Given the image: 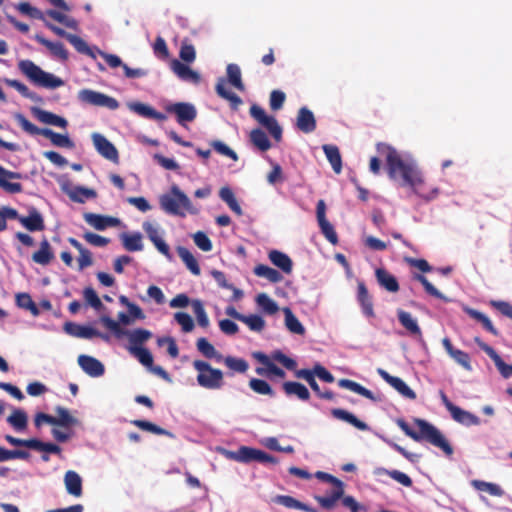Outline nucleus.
I'll use <instances>...</instances> for the list:
<instances>
[{
	"label": "nucleus",
	"instance_id": "2f4dec72",
	"mask_svg": "<svg viewBox=\"0 0 512 512\" xmlns=\"http://www.w3.org/2000/svg\"><path fill=\"white\" fill-rule=\"evenodd\" d=\"M331 414L334 418L345 421L361 431H366L369 428L365 422L359 420L354 414L344 409L334 408Z\"/></svg>",
	"mask_w": 512,
	"mask_h": 512
},
{
	"label": "nucleus",
	"instance_id": "20e7f679",
	"mask_svg": "<svg viewBox=\"0 0 512 512\" xmlns=\"http://www.w3.org/2000/svg\"><path fill=\"white\" fill-rule=\"evenodd\" d=\"M18 68L32 83L37 86L55 89L64 85V81L55 75L45 72L31 60H21Z\"/></svg>",
	"mask_w": 512,
	"mask_h": 512
},
{
	"label": "nucleus",
	"instance_id": "13d9d810",
	"mask_svg": "<svg viewBox=\"0 0 512 512\" xmlns=\"http://www.w3.org/2000/svg\"><path fill=\"white\" fill-rule=\"evenodd\" d=\"M230 370L237 373H245L248 368V362L243 358H236L233 356H223L222 361Z\"/></svg>",
	"mask_w": 512,
	"mask_h": 512
},
{
	"label": "nucleus",
	"instance_id": "69168bd1",
	"mask_svg": "<svg viewBox=\"0 0 512 512\" xmlns=\"http://www.w3.org/2000/svg\"><path fill=\"white\" fill-rule=\"evenodd\" d=\"M473 485L476 489L487 492L492 496L501 497L504 494L503 489L495 483L476 480Z\"/></svg>",
	"mask_w": 512,
	"mask_h": 512
},
{
	"label": "nucleus",
	"instance_id": "0eeeda50",
	"mask_svg": "<svg viewBox=\"0 0 512 512\" xmlns=\"http://www.w3.org/2000/svg\"><path fill=\"white\" fill-rule=\"evenodd\" d=\"M193 367L198 371L197 382L201 387L215 390L223 386V372L220 369L213 368L203 360H195Z\"/></svg>",
	"mask_w": 512,
	"mask_h": 512
},
{
	"label": "nucleus",
	"instance_id": "a18cd8bd",
	"mask_svg": "<svg viewBox=\"0 0 512 512\" xmlns=\"http://www.w3.org/2000/svg\"><path fill=\"white\" fill-rule=\"evenodd\" d=\"M249 138L251 143L262 152H265L271 148V142L268 136L260 128L253 129L250 132Z\"/></svg>",
	"mask_w": 512,
	"mask_h": 512
},
{
	"label": "nucleus",
	"instance_id": "9b49d317",
	"mask_svg": "<svg viewBox=\"0 0 512 512\" xmlns=\"http://www.w3.org/2000/svg\"><path fill=\"white\" fill-rule=\"evenodd\" d=\"M64 331L71 336L82 339H91L93 337H99L106 342L110 340L108 334L101 333L91 326L80 325L72 322H66L64 324Z\"/></svg>",
	"mask_w": 512,
	"mask_h": 512
},
{
	"label": "nucleus",
	"instance_id": "49530a36",
	"mask_svg": "<svg viewBox=\"0 0 512 512\" xmlns=\"http://www.w3.org/2000/svg\"><path fill=\"white\" fill-rule=\"evenodd\" d=\"M255 301L261 311L267 315H274L279 311L278 304L266 293L258 294Z\"/></svg>",
	"mask_w": 512,
	"mask_h": 512
},
{
	"label": "nucleus",
	"instance_id": "864d4df0",
	"mask_svg": "<svg viewBox=\"0 0 512 512\" xmlns=\"http://www.w3.org/2000/svg\"><path fill=\"white\" fill-rule=\"evenodd\" d=\"M219 196L235 214L238 216L242 215V209L237 202L233 191L229 187H222L219 191Z\"/></svg>",
	"mask_w": 512,
	"mask_h": 512
},
{
	"label": "nucleus",
	"instance_id": "f257e3e1",
	"mask_svg": "<svg viewBox=\"0 0 512 512\" xmlns=\"http://www.w3.org/2000/svg\"><path fill=\"white\" fill-rule=\"evenodd\" d=\"M377 151L385 157L389 178L401 179L402 185L411 187L414 193L421 195L420 188L424 184V178L415 161L403 159L401 154L388 144L378 143Z\"/></svg>",
	"mask_w": 512,
	"mask_h": 512
},
{
	"label": "nucleus",
	"instance_id": "6e6d98bb",
	"mask_svg": "<svg viewBox=\"0 0 512 512\" xmlns=\"http://www.w3.org/2000/svg\"><path fill=\"white\" fill-rule=\"evenodd\" d=\"M7 422L17 431H23L27 427L28 417L25 411L15 409L7 418Z\"/></svg>",
	"mask_w": 512,
	"mask_h": 512
},
{
	"label": "nucleus",
	"instance_id": "09e8293b",
	"mask_svg": "<svg viewBox=\"0 0 512 512\" xmlns=\"http://www.w3.org/2000/svg\"><path fill=\"white\" fill-rule=\"evenodd\" d=\"M122 244L127 251L135 252L143 249L142 236L140 233L128 234L122 233L120 235Z\"/></svg>",
	"mask_w": 512,
	"mask_h": 512
},
{
	"label": "nucleus",
	"instance_id": "393cba45",
	"mask_svg": "<svg viewBox=\"0 0 512 512\" xmlns=\"http://www.w3.org/2000/svg\"><path fill=\"white\" fill-rule=\"evenodd\" d=\"M297 128L308 134L316 129V120L314 114L307 107H301L297 115Z\"/></svg>",
	"mask_w": 512,
	"mask_h": 512
},
{
	"label": "nucleus",
	"instance_id": "c85d7f7f",
	"mask_svg": "<svg viewBox=\"0 0 512 512\" xmlns=\"http://www.w3.org/2000/svg\"><path fill=\"white\" fill-rule=\"evenodd\" d=\"M35 40L40 43L41 45L45 46L47 49L50 50L53 56L66 61L68 59V51L66 50L65 46L61 42H52L46 38H44L40 34L35 35Z\"/></svg>",
	"mask_w": 512,
	"mask_h": 512
},
{
	"label": "nucleus",
	"instance_id": "5fc2aeb1",
	"mask_svg": "<svg viewBox=\"0 0 512 512\" xmlns=\"http://www.w3.org/2000/svg\"><path fill=\"white\" fill-rule=\"evenodd\" d=\"M285 325L287 329L298 335H304L305 328L289 308L284 309Z\"/></svg>",
	"mask_w": 512,
	"mask_h": 512
},
{
	"label": "nucleus",
	"instance_id": "b1692460",
	"mask_svg": "<svg viewBox=\"0 0 512 512\" xmlns=\"http://www.w3.org/2000/svg\"><path fill=\"white\" fill-rule=\"evenodd\" d=\"M32 114L41 122L48 125H53L61 128H66L68 122L65 118L56 115L50 111H46L37 107L31 109Z\"/></svg>",
	"mask_w": 512,
	"mask_h": 512
},
{
	"label": "nucleus",
	"instance_id": "5701e85b",
	"mask_svg": "<svg viewBox=\"0 0 512 512\" xmlns=\"http://www.w3.org/2000/svg\"><path fill=\"white\" fill-rule=\"evenodd\" d=\"M21 177L20 173L6 170L0 165V187L5 191L12 194L22 192L21 183L7 181V179H20Z\"/></svg>",
	"mask_w": 512,
	"mask_h": 512
},
{
	"label": "nucleus",
	"instance_id": "ddd939ff",
	"mask_svg": "<svg viewBox=\"0 0 512 512\" xmlns=\"http://www.w3.org/2000/svg\"><path fill=\"white\" fill-rule=\"evenodd\" d=\"M168 113L176 115L177 122L180 125H185L186 122H192L197 116L196 108L186 102H178L166 107Z\"/></svg>",
	"mask_w": 512,
	"mask_h": 512
},
{
	"label": "nucleus",
	"instance_id": "4468645a",
	"mask_svg": "<svg viewBox=\"0 0 512 512\" xmlns=\"http://www.w3.org/2000/svg\"><path fill=\"white\" fill-rule=\"evenodd\" d=\"M92 141L97 152L114 163H118L119 154L116 147L102 134L93 133Z\"/></svg>",
	"mask_w": 512,
	"mask_h": 512
},
{
	"label": "nucleus",
	"instance_id": "603ef678",
	"mask_svg": "<svg viewBox=\"0 0 512 512\" xmlns=\"http://www.w3.org/2000/svg\"><path fill=\"white\" fill-rule=\"evenodd\" d=\"M5 84L16 89L23 97L30 99L34 102H41V97L35 92L31 91L25 84L15 79H4Z\"/></svg>",
	"mask_w": 512,
	"mask_h": 512
},
{
	"label": "nucleus",
	"instance_id": "dca6fc26",
	"mask_svg": "<svg viewBox=\"0 0 512 512\" xmlns=\"http://www.w3.org/2000/svg\"><path fill=\"white\" fill-rule=\"evenodd\" d=\"M377 372L384 381L397 390L403 397L410 400L416 399V393L401 378L392 376L381 368H379Z\"/></svg>",
	"mask_w": 512,
	"mask_h": 512
},
{
	"label": "nucleus",
	"instance_id": "58836bf2",
	"mask_svg": "<svg viewBox=\"0 0 512 512\" xmlns=\"http://www.w3.org/2000/svg\"><path fill=\"white\" fill-rule=\"evenodd\" d=\"M323 151L331 164L334 172L336 174H340L342 171V158L339 151V148L335 145H323Z\"/></svg>",
	"mask_w": 512,
	"mask_h": 512
},
{
	"label": "nucleus",
	"instance_id": "412c9836",
	"mask_svg": "<svg viewBox=\"0 0 512 512\" xmlns=\"http://www.w3.org/2000/svg\"><path fill=\"white\" fill-rule=\"evenodd\" d=\"M20 224L30 232L43 231L45 229L44 218L35 207H31L29 214L20 219Z\"/></svg>",
	"mask_w": 512,
	"mask_h": 512
},
{
	"label": "nucleus",
	"instance_id": "774afa93",
	"mask_svg": "<svg viewBox=\"0 0 512 512\" xmlns=\"http://www.w3.org/2000/svg\"><path fill=\"white\" fill-rule=\"evenodd\" d=\"M179 57L186 63H192L196 59V51L194 46L187 40H184L181 44Z\"/></svg>",
	"mask_w": 512,
	"mask_h": 512
},
{
	"label": "nucleus",
	"instance_id": "7c9ffc66",
	"mask_svg": "<svg viewBox=\"0 0 512 512\" xmlns=\"http://www.w3.org/2000/svg\"><path fill=\"white\" fill-rule=\"evenodd\" d=\"M268 257L273 265L281 269L284 273L290 274L292 272L293 262L287 254L278 250H271Z\"/></svg>",
	"mask_w": 512,
	"mask_h": 512
},
{
	"label": "nucleus",
	"instance_id": "7ed1b4c3",
	"mask_svg": "<svg viewBox=\"0 0 512 512\" xmlns=\"http://www.w3.org/2000/svg\"><path fill=\"white\" fill-rule=\"evenodd\" d=\"M254 357L266 367V369L260 367L256 368V373L258 375H274L281 379L285 378V371L278 367L273 361L282 364L286 369L290 371H296L297 362L285 355L280 350L274 351L271 356H267L264 353L258 352L254 354Z\"/></svg>",
	"mask_w": 512,
	"mask_h": 512
},
{
	"label": "nucleus",
	"instance_id": "f704fd0d",
	"mask_svg": "<svg viewBox=\"0 0 512 512\" xmlns=\"http://www.w3.org/2000/svg\"><path fill=\"white\" fill-rule=\"evenodd\" d=\"M55 412L57 413V417H54L55 421L53 422V426H60L65 429H69L79 423L78 419L73 417L69 410L62 406H57L55 408Z\"/></svg>",
	"mask_w": 512,
	"mask_h": 512
},
{
	"label": "nucleus",
	"instance_id": "cd10ccee",
	"mask_svg": "<svg viewBox=\"0 0 512 512\" xmlns=\"http://www.w3.org/2000/svg\"><path fill=\"white\" fill-rule=\"evenodd\" d=\"M357 299L361 305L363 313L367 317H374L373 302L363 281H359L357 284Z\"/></svg>",
	"mask_w": 512,
	"mask_h": 512
},
{
	"label": "nucleus",
	"instance_id": "4be33fe9",
	"mask_svg": "<svg viewBox=\"0 0 512 512\" xmlns=\"http://www.w3.org/2000/svg\"><path fill=\"white\" fill-rule=\"evenodd\" d=\"M84 219L96 230H105L108 227H115L120 224V220L118 218L94 213H85Z\"/></svg>",
	"mask_w": 512,
	"mask_h": 512
},
{
	"label": "nucleus",
	"instance_id": "de8ad7c7",
	"mask_svg": "<svg viewBox=\"0 0 512 512\" xmlns=\"http://www.w3.org/2000/svg\"><path fill=\"white\" fill-rule=\"evenodd\" d=\"M69 198L77 203H84L87 199L96 198L97 193L94 189L76 186L67 192Z\"/></svg>",
	"mask_w": 512,
	"mask_h": 512
},
{
	"label": "nucleus",
	"instance_id": "72a5a7b5",
	"mask_svg": "<svg viewBox=\"0 0 512 512\" xmlns=\"http://www.w3.org/2000/svg\"><path fill=\"white\" fill-rule=\"evenodd\" d=\"M282 388L288 396L295 395L302 401H307L310 398L309 390L300 382L287 381L283 383Z\"/></svg>",
	"mask_w": 512,
	"mask_h": 512
},
{
	"label": "nucleus",
	"instance_id": "4c0bfd02",
	"mask_svg": "<svg viewBox=\"0 0 512 512\" xmlns=\"http://www.w3.org/2000/svg\"><path fill=\"white\" fill-rule=\"evenodd\" d=\"M338 385L341 387V388H345V389H348L354 393H357L367 399H370L372 401H378L379 399L377 397L374 396V394L369 390L367 389L366 387L362 386L361 384L353 381V380H350V379H340L338 381Z\"/></svg>",
	"mask_w": 512,
	"mask_h": 512
},
{
	"label": "nucleus",
	"instance_id": "423d86ee",
	"mask_svg": "<svg viewBox=\"0 0 512 512\" xmlns=\"http://www.w3.org/2000/svg\"><path fill=\"white\" fill-rule=\"evenodd\" d=\"M160 207L170 215L185 216L191 210V201L177 185H172L170 192L159 198Z\"/></svg>",
	"mask_w": 512,
	"mask_h": 512
},
{
	"label": "nucleus",
	"instance_id": "a878e982",
	"mask_svg": "<svg viewBox=\"0 0 512 512\" xmlns=\"http://www.w3.org/2000/svg\"><path fill=\"white\" fill-rule=\"evenodd\" d=\"M375 276L378 284L391 293H396L399 291V283L394 275L388 272L384 268H377L375 270Z\"/></svg>",
	"mask_w": 512,
	"mask_h": 512
},
{
	"label": "nucleus",
	"instance_id": "37998d69",
	"mask_svg": "<svg viewBox=\"0 0 512 512\" xmlns=\"http://www.w3.org/2000/svg\"><path fill=\"white\" fill-rule=\"evenodd\" d=\"M198 351L206 358H214L217 362H221L223 355L219 353L215 347L204 337H201L196 342Z\"/></svg>",
	"mask_w": 512,
	"mask_h": 512
},
{
	"label": "nucleus",
	"instance_id": "f03ea898",
	"mask_svg": "<svg viewBox=\"0 0 512 512\" xmlns=\"http://www.w3.org/2000/svg\"><path fill=\"white\" fill-rule=\"evenodd\" d=\"M396 423L399 428L414 441H426L434 447L442 450L447 456H451L453 454V447L442 432L426 420L419 418L414 420V423L419 428L418 432L411 429L408 423L403 419H398Z\"/></svg>",
	"mask_w": 512,
	"mask_h": 512
},
{
	"label": "nucleus",
	"instance_id": "338daca9",
	"mask_svg": "<svg viewBox=\"0 0 512 512\" xmlns=\"http://www.w3.org/2000/svg\"><path fill=\"white\" fill-rule=\"evenodd\" d=\"M68 42L73 45V47L79 52V53H82V54H85V55H88L92 58H95V55L93 53V51L91 50V48L88 46V44L86 43V41H84L81 37L77 36V35H74L72 34L71 36H69V40Z\"/></svg>",
	"mask_w": 512,
	"mask_h": 512
},
{
	"label": "nucleus",
	"instance_id": "8fccbe9b",
	"mask_svg": "<svg viewBox=\"0 0 512 512\" xmlns=\"http://www.w3.org/2000/svg\"><path fill=\"white\" fill-rule=\"evenodd\" d=\"M377 475H387L404 487H411L413 485L412 479L405 473L399 470H388L386 468H377L375 470Z\"/></svg>",
	"mask_w": 512,
	"mask_h": 512
},
{
	"label": "nucleus",
	"instance_id": "c9c22d12",
	"mask_svg": "<svg viewBox=\"0 0 512 512\" xmlns=\"http://www.w3.org/2000/svg\"><path fill=\"white\" fill-rule=\"evenodd\" d=\"M344 496V486L334 488L330 495L327 496H315V500L317 503L326 510H331L335 507L337 501L339 499L343 500Z\"/></svg>",
	"mask_w": 512,
	"mask_h": 512
},
{
	"label": "nucleus",
	"instance_id": "052dcab7",
	"mask_svg": "<svg viewBox=\"0 0 512 512\" xmlns=\"http://www.w3.org/2000/svg\"><path fill=\"white\" fill-rule=\"evenodd\" d=\"M129 350L138 359V361L142 365H144L148 368L152 367L153 356L148 349H146L144 347L131 346Z\"/></svg>",
	"mask_w": 512,
	"mask_h": 512
},
{
	"label": "nucleus",
	"instance_id": "1a4fd4ad",
	"mask_svg": "<svg viewBox=\"0 0 512 512\" xmlns=\"http://www.w3.org/2000/svg\"><path fill=\"white\" fill-rule=\"evenodd\" d=\"M78 99L83 103L97 107H106L110 110H116L119 107V102L115 98L91 89L79 91Z\"/></svg>",
	"mask_w": 512,
	"mask_h": 512
},
{
	"label": "nucleus",
	"instance_id": "2eb2a0df",
	"mask_svg": "<svg viewBox=\"0 0 512 512\" xmlns=\"http://www.w3.org/2000/svg\"><path fill=\"white\" fill-rule=\"evenodd\" d=\"M474 341L479 346V348L493 360L495 366L503 378L507 379L512 376V365L505 363L500 355L491 346L483 342L479 337H475Z\"/></svg>",
	"mask_w": 512,
	"mask_h": 512
},
{
	"label": "nucleus",
	"instance_id": "ea45409f",
	"mask_svg": "<svg viewBox=\"0 0 512 512\" xmlns=\"http://www.w3.org/2000/svg\"><path fill=\"white\" fill-rule=\"evenodd\" d=\"M464 311L472 319H474V320L478 321L479 323H481L485 330H487L488 332H490L494 336H498L499 335V331L494 327V325L492 324L491 320L484 313H482V312H480V311H478L476 309L470 308V307L464 308Z\"/></svg>",
	"mask_w": 512,
	"mask_h": 512
},
{
	"label": "nucleus",
	"instance_id": "6ab92c4d",
	"mask_svg": "<svg viewBox=\"0 0 512 512\" xmlns=\"http://www.w3.org/2000/svg\"><path fill=\"white\" fill-rule=\"evenodd\" d=\"M171 69L179 79L192 84H199L201 76L198 72L192 70L188 65L177 59L172 60Z\"/></svg>",
	"mask_w": 512,
	"mask_h": 512
},
{
	"label": "nucleus",
	"instance_id": "a19ab883",
	"mask_svg": "<svg viewBox=\"0 0 512 512\" xmlns=\"http://www.w3.org/2000/svg\"><path fill=\"white\" fill-rule=\"evenodd\" d=\"M130 423L143 431H147V432H150V433H153L156 435H165L172 439L175 438V435L172 432H170L164 428H161L160 426H158L152 422H149L147 420L136 419V420L130 421Z\"/></svg>",
	"mask_w": 512,
	"mask_h": 512
},
{
	"label": "nucleus",
	"instance_id": "e433bc0d",
	"mask_svg": "<svg viewBox=\"0 0 512 512\" xmlns=\"http://www.w3.org/2000/svg\"><path fill=\"white\" fill-rule=\"evenodd\" d=\"M215 90L221 98L230 102L232 109H238V107L243 103L242 99L237 94L226 89L225 80L223 78L218 80Z\"/></svg>",
	"mask_w": 512,
	"mask_h": 512
},
{
	"label": "nucleus",
	"instance_id": "f3484780",
	"mask_svg": "<svg viewBox=\"0 0 512 512\" xmlns=\"http://www.w3.org/2000/svg\"><path fill=\"white\" fill-rule=\"evenodd\" d=\"M442 345L448 355L462 366L466 371H472L471 359L467 352L457 349L452 345L449 338L445 337L442 339Z\"/></svg>",
	"mask_w": 512,
	"mask_h": 512
},
{
	"label": "nucleus",
	"instance_id": "3c124183",
	"mask_svg": "<svg viewBox=\"0 0 512 512\" xmlns=\"http://www.w3.org/2000/svg\"><path fill=\"white\" fill-rule=\"evenodd\" d=\"M254 274L258 277H263L271 283H279L283 277L279 271L264 264H259L254 267Z\"/></svg>",
	"mask_w": 512,
	"mask_h": 512
},
{
	"label": "nucleus",
	"instance_id": "6e6552de",
	"mask_svg": "<svg viewBox=\"0 0 512 512\" xmlns=\"http://www.w3.org/2000/svg\"><path fill=\"white\" fill-rule=\"evenodd\" d=\"M229 456L231 459L241 463H250L253 461L271 464L278 463V460L274 456L260 449L248 446H241L237 451L229 452Z\"/></svg>",
	"mask_w": 512,
	"mask_h": 512
},
{
	"label": "nucleus",
	"instance_id": "680f3d73",
	"mask_svg": "<svg viewBox=\"0 0 512 512\" xmlns=\"http://www.w3.org/2000/svg\"><path fill=\"white\" fill-rule=\"evenodd\" d=\"M246 324L250 330L261 332L265 328V320L257 314L243 315L241 321Z\"/></svg>",
	"mask_w": 512,
	"mask_h": 512
},
{
	"label": "nucleus",
	"instance_id": "bf43d9fd",
	"mask_svg": "<svg viewBox=\"0 0 512 512\" xmlns=\"http://www.w3.org/2000/svg\"><path fill=\"white\" fill-rule=\"evenodd\" d=\"M131 346L141 347L140 345L148 341L152 337L149 330L137 328L128 334Z\"/></svg>",
	"mask_w": 512,
	"mask_h": 512
},
{
	"label": "nucleus",
	"instance_id": "4d7b16f0",
	"mask_svg": "<svg viewBox=\"0 0 512 512\" xmlns=\"http://www.w3.org/2000/svg\"><path fill=\"white\" fill-rule=\"evenodd\" d=\"M228 81L229 83L234 86L239 91H244L245 86L242 82L241 78V70L237 64H228L226 68Z\"/></svg>",
	"mask_w": 512,
	"mask_h": 512
},
{
	"label": "nucleus",
	"instance_id": "e2e57ef3",
	"mask_svg": "<svg viewBox=\"0 0 512 512\" xmlns=\"http://www.w3.org/2000/svg\"><path fill=\"white\" fill-rule=\"evenodd\" d=\"M249 387L257 394L273 397L274 391L268 382L258 378H252L249 381Z\"/></svg>",
	"mask_w": 512,
	"mask_h": 512
},
{
	"label": "nucleus",
	"instance_id": "c03bdc74",
	"mask_svg": "<svg viewBox=\"0 0 512 512\" xmlns=\"http://www.w3.org/2000/svg\"><path fill=\"white\" fill-rule=\"evenodd\" d=\"M452 418L463 425L472 426L479 425L480 419L478 416L463 410L462 408L456 406L454 410L451 412Z\"/></svg>",
	"mask_w": 512,
	"mask_h": 512
},
{
	"label": "nucleus",
	"instance_id": "c756f323",
	"mask_svg": "<svg viewBox=\"0 0 512 512\" xmlns=\"http://www.w3.org/2000/svg\"><path fill=\"white\" fill-rule=\"evenodd\" d=\"M64 483L70 495L74 497H80L82 495V479L77 472L73 470L67 471L64 476Z\"/></svg>",
	"mask_w": 512,
	"mask_h": 512
},
{
	"label": "nucleus",
	"instance_id": "aec40b11",
	"mask_svg": "<svg viewBox=\"0 0 512 512\" xmlns=\"http://www.w3.org/2000/svg\"><path fill=\"white\" fill-rule=\"evenodd\" d=\"M118 322L110 318L109 316L103 315L100 317V322L110 331H112L115 336L118 338L122 337L123 335L127 334L126 331L123 330V328L120 326L121 324L129 325L132 322V319L130 315L126 314L125 312H120L118 314Z\"/></svg>",
	"mask_w": 512,
	"mask_h": 512
},
{
	"label": "nucleus",
	"instance_id": "f8f14e48",
	"mask_svg": "<svg viewBox=\"0 0 512 512\" xmlns=\"http://www.w3.org/2000/svg\"><path fill=\"white\" fill-rule=\"evenodd\" d=\"M316 216L322 234L331 244L336 245L338 243V236L332 224L326 219V205L324 200L318 201Z\"/></svg>",
	"mask_w": 512,
	"mask_h": 512
},
{
	"label": "nucleus",
	"instance_id": "79ce46f5",
	"mask_svg": "<svg viewBox=\"0 0 512 512\" xmlns=\"http://www.w3.org/2000/svg\"><path fill=\"white\" fill-rule=\"evenodd\" d=\"M177 253L178 256L181 258V260L185 263L186 267L190 270V272L198 276L201 273L199 264L196 260V258L193 256V254L183 246L177 247Z\"/></svg>",
	"mask_w": 512,
	"mask_h": 512
},
{
	"label": "nucleus",
	"instance_id": "a211bd4d",
	"mask_svg": "<svg viewBox=\"0 0 512 512\" xmlns=\"http://www.w3.org/2000/svg\"><path fill=\"white\" fill-rule=\"evenodd\" d=\"M78 364L90 377H100L105 372V367L101 361L89 355H80L78 357Z\"/></svg>",
	"mask_w": 512,
	"mask_h": 512
},
{
	"label": "nucleus",
	"instance_id": "39448f33",
	"mask_svg": "<svg viewBox=\"0 0 512 512\" xmlns=\"http://www.w3.org/2000/svg\"><path fill=\"white\" fill-rule=\"evenodd\" d=\"M14 119L21 126V128L30 135H42L48 138L54 146L61 148H74V142L68 135L54 132L49 128H39L30 122L22 113H15Z\"/></svg>",
	"mask_w": 512,
	"mask_h": 512
},
{
	"label": "nucleus",
	"instance_id": "473e14b6",
	"mask_svg": "<svg viewBox=\"0 0 512 512\" xmlns=\"http://www.w3.org/2000/svg\"><path fill=\"white\" fill-rule=\"evenodd\" d=\"M397 317L400 324L411 334L414 336H421L422 332L417 323V320L413 318V316L402 309L397 311Z\"/></svg>",
	"mask_w": 512,
	"mask_h": 512
},
{
	"label": "nucleus",
	"instance_id": "bb28decb",
	"mask_svg": "<svg viewBox=\"0 0 512 512\" xmlns=\"http://www.w3.org/2000/svg\"><path fill=\"white\" fill-rule=\"evenodd\" d=\"M54 257L52 247L46 238L40 242L39 249L32 254V260L42 266L49 265Z\"/></svg>",
	"mask_w": 512,
	"mask_h": 512
},
{
	"label": "nucleus",
	"instance_id": "9d476101",
	"mask_svg": "<svg viewBox=\"0 0 512 512\" xmlns=\"http://www.w3.org/2000/svg\"><path fill=\"white\" fill-rule=\"evenodd\" d=\"M250 115L258 121L261 125L267 128L270 135L277 141H281L282 139V128L278 124L277 120L273 116H268L265 112V110L256 105L253 104L250 107Z\"/></svg>",
	"mask_w": 512,
	"mask_h": 512
},
{
	"label": "nucleus",
	"instance_id": "0e129e2a",
	"mask_svg": "<svg viewBox=\"0 0 512 512\" xmlns=\"http://www.w3.org/2000/svg\"><path fill=\"white\" fill-rule=\"evenodd\" d=\"M191 305L198 324L203 328H207L209 326V318L206 314L203 303L196 299L191 302Z\"/></svg>",
	"mask_w": 512,
	"mask_h": 512
}]
</instances>
